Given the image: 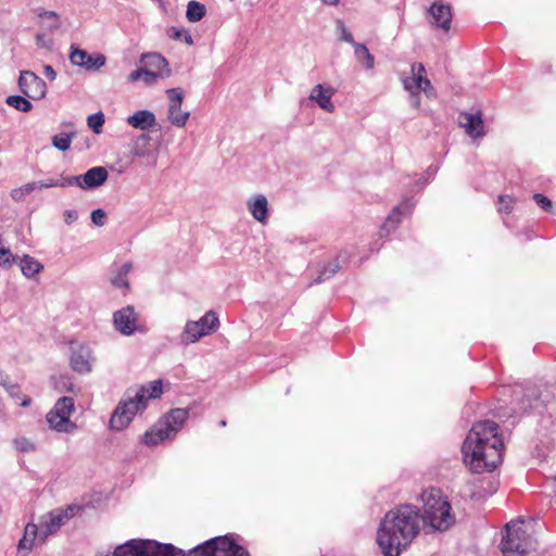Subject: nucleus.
Listing matches in <instances>:
<instances>
[{"mask_svg":"<svg viewBox=\"0 0 556 556\" xmlns=\"http://www.w3.org/2000/svg\"><path fill=\"white\" fill-rule=\"evenodd\" d=\"M504 444L498 426L492 420L475 424L463 443L464 462L475 472L495 469L503 459Z\"/></svg>","mask_w":556,"mask_h":556,"instance_id":"f257e3e1","label":"nucleus"},{"mask_svg":"<svg viewBox=\"0 0 556 556\" xmlns=\"http://www.w3.org/2000/svg\"><path fill=\"white\" fill-rule=\"evenodd\" d=\"M419 509L400 505L386 514L377 532V542L384 556H400L420 531Z\"/></svg>","mask_w":556,"mask_h":556,"instance_id":"f03ea898","label":"nucleus"},{"mask_svg":"<svg viewBox=\"0 0 556 556\" xmlns=\"http://www.w3.org/2000/svg\"><path fill=\"white\" fill-rule=\"evenodd\" d=\"M420 497L424 502L420 518L426 526H429L433 531L443 532L455 525L456 515L447 496L440 489H427Z\"/></svg>","mask_w":556,"mask_h":556,"instance_id":"7ed1b4c3","label":"nucleus"},{"mask_svg":"<svg viewBox=\"0 0 556 556\" xmlns=\"http://www.w3.org/2000/svg\"><path fill=\"white\" fill-rule=\"evenodd\" d=\"M525 520L510 521L501 542L503 556H525L532 547V539Z\"/></svg>","mask_w":556,"mask_h":556,"instance_id":"20e7f679","label":"nucleus"},{"mask_svg":"<svg viewBox=\"0 0 556 556\" xmlns=\"http://www.w3.org/2000/svg\"><path fill=\"white\" fill-rule=\"evenodd\" d=\"M146 389H139L134 395L127 393V397L121 400L110 419V428L121 431L128 427L136 414L147 407Z\"/></svg>","mask_w":556,"mask_h":556,"instance_id":"39448f33","label":"nucleus"},{"mask_svg":"<svg viewBox=\"0 0 556 556\" xmlns=\"http://www.w3.org/2000/svg\"><path fill=\"white\" fill-rule=\"evenodd\" d=\"M73 410L74 400L63 396L56 401L53 408L47 414V422L55 431L70 433L76 429V425L70 419Z\"/></svg>","mask_w":556,"mask_h":556,"instance_id":"423d86ee","label":"nucleus"},{"mask_svg":"<svg viewBox=\"0 0 556 556\" xmlns=\"http://www.w3.org/2000/svg\"><path fill=\"white\" fill-rule=\"evenodd\" d=\"M219 326V320L213 311H208L198 321H188L185 326L184 332L180 336L182 344H190L199 341L214 332Z\"/></svg>","mask_w":556,"mask_h":556,"instance_id":"0eeeda50","label":"nucleus"},{"mask_svg":"<svg viewBox=\"0 0 556 556\" xmlns=\"http://www.w3.org/2000/svg\"><path fill=\"white\" fill-rule=\"evenodd\" d=\"M113 324L123 336H131L137 331H143V327L139 324V315L131 305L116 311L113 314Z\"/></svg>","mask_w":556,"mask_h":556,"instance_id":"6e6552de","label":"nucleus"},{"mask_svg":"<svg viewBox=\"0 0 556 556\" xmlns=\"http://www.w3.org/2000/svg\"><path fill=\"white\" fill-rule=\"evenodd\" d=\"M425 66L422 63H413L410 66V76L403 77L404 89L408 92L424 91L428 97L434 93L430 80L425 76Z\"/></svg>","mask_w":556,"mask_h":556,"instance_id":"1a4fd4ad","label":"nucleus"},{"mask_svg":"<svg viewBox=\"0 0 556 556\" xmlns=\"http://www.w3.org/2000/svg\"><path fill=\"white\" fill-rule=\"evenodd\" d=\"M18 87L25 97L34 100L42 99L47 93L45 80L30 71L21 72Z\"/></svg>","mask_w":556,"mask_h":556,"instance_id":"9d476101","label":"nucleus"},{"mask_svg":"<svg viewBox=\"0 0 556 556\" xmlns=\"http://www.w3.org/2000/svg\"><path fill=\"white\" fill-rule=\"evenodd\" d=\"M73 508L67 509H54L48 515L42 517L40 522V541L45 542L49 535H52L59 531L72 516Z\"/></svg>","mask_w":556,"mask_h":556,"instance_id":"9b49d317","label":"nucleus"},{"mask_svg":"<svg viewBox=\"0 0 556 556\" xmlns=\"http://www.w3.org/2000/svg\"><path fill=\"white\" fill-rule=\"evenodd\" d=\"M109 177L105 167L96 166L88 169L84 175L67 177L70 186H77L81 189H93L102 186Z\"/></svg>","mask_w":556,"mask_h":556,"instance_id":"f8f14e48","label":"nucleus"},{"mask_svg":"<svg viewBox=\"0 0 556 556\" xmlns=\"http://www.w3.org/2000/svg\"><path fill=\"white\" fill-rule=\"evenodd\" d=\"M169 100L168 119L176 127H184L190 113L181 110L184 91L181 88H172L166 91Z\"/></svg>","mask_w":556,"mask_h":556,"instance_id":"ddd939ff","label":"nucleus"},{"mask_svg":"<svg viewBox=\"0 0 556 556\" xmlns=\"http://www.w3.org/2000/svg\"><path fill=\"white\" fill-rule=\"evenodd\" d=\"M92 352L88 345L72 344L70 366L78 374H89L92 370Z\"/></svg>","mask_w":556,"mask_h":556,"instance_id":"4468645a","label":"nucleus"},{"mask_svg":"<svg viewBox=\"0 0 556 556\" xmlns=\"http://www.w3.org/2000/svg\"><path fill=\"white\" fill-rule=\"evenodd\" d=\"M70 61L73 65L84 67L87 71H97L104 66L106 59L101 53L91 55L87 51L72 46Z\"/></svg>","mask_w":556,"mask_h":556,"instance_id":"2eb2a0df","label":"nucleus"},{"mask_svg":"<svg viewBox=\"0 0 556 556\" xmlns=\"http://www.w3.org/2000/svg\"><path fill=\"white\" fill-rule=\"evenodd\" d=\"M140 63L143 64L144 68L150 70L157 78H166L172 75V70L167 60L157 52L142 53L140 56Z\"/></svg>","mask_w":556,"mask_h":556,"instance_id":"dca6fc26","label":"nucleus"},{"mask_svg":"<svg viewBox=\"0 0 556 556\" xmlns=\"http://www.w3.org/2000/svg\"><path fill=\"white\" fill-rule=\"evenodd\" d=\"M458 125L465 129L466 134L473 139L485 135L484 123L481 113L462 112L458 115Z\"/></svg>","mask_w":556,"mask_h":556,"instance_id":"f3484780","label":"nucleus"},{"mask_svg":"<svg viewBox=\"0 0 556 556\" xmlns=\"http://www.w3.org/2000/svg\"><path fill=\"white\" fill-rule=\"evenodd\" d=\"M432 17V24L443 29L444 31L450 30L452 22V10L448 4L443 2H434L428 10Z\"/></svg>","mask_w":556,"mask_h":556,"instance_id":"a211bd4d","label":"nucleus"},{"mask_svg":"<svg viewBox=\"0 0 556 556\" xmlns=\"http://www.w3.org/2000/svg\"><path fill=\"white\" fill-rule=\"evenodd\" d=\"M152 139L149 134L142 132L137 136L131 146V154L137 157H152L153 164L156 162L155 150L152 146Z\"/></svg>","mask_w":556,"mask_h":556,"instance_id":"6ab92c4d","label":"nucleus"},{"mask_svg":"<svg viewBox=\"0 0 556 556\" xmlns=\"http://www.w3.org/2000/svg\"><path fill=\"white\" fill-rule=\"evenodd\" d=\"M413 207L414 203L408 199L403 200L399 205H396L387 217V220L380 230V236H382V231L390 232V230L394 229L401 223L402 216L409 214Z\"/></svg>","mask_w":556,"mask_h":556,"instance_id":"aec40b11","label":"nucleus"},{"mask_svg":"<svg viewBox=\"0 0 556 556\" xmlns=\"http://www.w3.org/2000/svg\"><path fill=\"white\" fill-rule=\"evenodd\" d=\"M333 93V88H324L321 84H318L312 89L309 93V100L317 102L318 106L321 110L328 113H332L336 109L334 104L331 101Z\"/></svg>","mask_w":556,"mask_h":556,"instance_id":"412c9836","label":"nucleus"},{"mask_svg":"<svg viewBox=\"0 0 556 556\" xmlns=\"http://www.w3.org/2000/svg\"><path fill=\"white\" fill-rule=\"evenodd\" d=\"M189 417V410L186 408L172 409L161 420L163 425L168 429L170 434L174 437L184 426L185 421Z\"/></svg>","mask_w":556,"mask_h":556,"instance_id":"4be33fe9","label":"nucleus"},{"mask_svg":"<svg viewBox=\"0 0 556 556\" xmlns=\"http://www.w3.org/2000/svg\"><path fill=\"white\" fill-rule=\"evenodd\" d=\"M40 541V530L35 523H27L24 529V535L18 542L17 551L20 553H29L36 543Z\"/></svg>","mask_w":556,"mask_h":556,"instance_id":"5701e85b","label":"nucleus"},{"mask_svg":"<svg viewBox=\"0 0 556 556\" xmlns=\"http://www.w3.org/2000/svg\"><path fill=\"white\" fill-rule=\"evenodd\" d=\"M251 215L260 223L265 224L268 216V202L265 195L258 194L247 201Z\"/></svg>","mask_w":556,"mask_h":556,"instance_id":"b1692460","label":"nucleus"},{"mask_svg":"<svg viewBox=\"0 0 556 556\" xmlns=\"http://www.w3.org/2000/svg\"><path fill=\"white\" fill-rule=\"evenodd\" d=\"M127 124L140 130L152 128L156 124L155 115L149 110H139L127 117Z\"/></svg>","mask_w":556,"mask_h":556,"instance_id":"393cba45","label":"nucleus"},{"mask_svg":"<svg viewBox=\"0 0 556 556\" xmlns=\"http://www.w3.org/2000/svg\"><path fill=\"white\" fill-rule=\"evenodd\" d=\"M173 435L166 429L162 421L146 432L143 442L146 445L154 446L162 443L165 440L172 439Z\"/></svg>","mask_w":556,"mask_h":556,"instance_id":"a878e982","label":"nucleus"},{"mask_svg":"<svg viewBox=\"0 0 556 556\" xmlns=\"http://www.w3.org/2000/svg\"><path fill=\"white\" fill-rule=\"evenodd\" d=\"M132 268V264L127 262L123 264L122 266H117L112 270V276L110 278L111 283L115 288H129V281H128V274L130 273Z\"/></svg>","mask_w":556,"mask_h":556,"instance_id":"bb28decb","label":"nucleus"},{"mask_svg":"<svg viewBox=\"0 0 556 556\" xmlns=\"http://www.w3.org/2000/svg\"><path fill=\"white\" fill-rule=\"evenodd\" d=\"M21 270L24 276L33 277L42 269V265L29 255H24L20 260Z\"/></svg>","mask_w":556,"mask_h":556,"instance_id":"cd10ccee","label":"nucleus"},{"mask_svg":"<svg viewBox=\"0 0 556 556\" xmlns=\"http://www.w3.org/2000/svg\"><path fill=\"white\" fill-rule=\"evenodd\" d=\"M354 54L358 62L363 63L366 70H371L375 64L374 55L363 43H354Z\"/></svg>","mask_w":556,"mask_h":556,"instance_id":"c85d7f7f","label":"nucleus"},{"mask_svg":"<svg viewBox=\"0 0 556 556\" xmlns=\"http://www.w3.org/2000/svg\"><path fill=\"white\" fill-rule=\"evenodd\" d=\"M138 80H142L146 85L151 86L156 83V75L142 66L131 72L128 76L129 83H136Z\"/></svg>","mask_w":556,"mask_h":556,"instance_id":"c756f323","label":"nucleus"},{"mask_svg":"<svg viewBox=\"0 0 556 556\" xmlns=\"http://www.w3.org/2000/svg\"><path fill=\"white\" fill-rule=\"evenodd\" d=\"M205 11L206 10H205L204 4H202L195 0H192V1H189L188 5H187L186 17L189 22L195 23V22L201 21L204 17Z\"/></svg>","mask_w":556,"mask_h":556,"instance_id":"7c9ffc66","label":"nucleus"},{"mask_svg":"<svg viewBox=\"0 0 556 556\" xmlns=\"http://www.w3.org/2000/svg\"><path fill=\"white\" fill-rule=\"evenodd\" d=\"M38 17L45 21V26L47 29L53 31L60 28V17L56 12L54 11H46V10H38L37 11Z\"/></svg>","mask_w":556,"mask_h":556,"instance_id":"2f4dec72","label":"nucleus"},{"mask_svg":"<svg viewBox=\"0 0 556 556\" xmlns=\"http://www.w3.org/2000/svg\"><path fill=\"white\" fill-rule=\"evenodd\" d=\"M2 386L5 388V390L8 391V393L16 399V400H21V403L20 405L22 407H28L31 403V399L28 396V395H25L23 394L21 391H20V388L18 386L14 384V383H11V382H7V381H3L2 382Z\"/></svg>","mask_w":556,"mask_h":556,"instance_id":"473e14b6","label":"nucleus"},{"mask_svg":"<svg viewBox=\"0 0 556 556\" xmlns=\"http://www.w3.org/2000/svg\"><path fill=\"white\" fill-rule=\"evenodd\" d=\"M5 102L8 105L21 112H29L33 109L30 101L22 96H9Z\"/></svg>","mask_w":556,"mask_h":556,"instance_id":"72a5a7b5","label":"nucleus"},{"mask_svg":"<svg viewBox=\"0 0 556 556\" xmlns=\"http://www.w3.org/2000/svg\"><path fill=\"white\" fill-rule=\"evenodd\" d=\"M74 134L62 132L52 137V146L60 151H67Z\"/></svg>","mask_w":556,"mask_h":556,"instance_id":"f704fd0d","label":"nucleus"},{"mask_svg":"<svg viewBox=\"0 0 556 556\" xmlns=\"http://www.w3.org/2000/svg\"><path fill=\"white\" fill-rule=\"evenodd\" d=\"M339 269H340V264L337 260L329 263L327 266H325V268L321 270L319 276L314 280V283H320V282L331 278L334 274L338 273Z\"/></svg>","mask_w":556,"mask_h":556,"instance_id":"c9c22d12","label":"nucleus"},{"mask_svg":"<svg viewBox=\"0 0 556 556\" xmlns=\"http://www.w3.org/2000/svg\"><path fill=\"white\" fill-rule=\"evenodd\" d=\"M168 36L175 40H184L189 46L193 45L192 36L187 29L170 27Z\"/></svg>","mask_w":556,"mask_h":556,"instance_id":"e433bc0d","label":"nucleus"},{"mask_svg":"<svg viewBox=\"0 0 556 556\" xmlns=\"http://www.w3.org/2000/svg\"><path fill=\"white\" fill-rule=\"evenodd\" d=\"M88 126L96 134H100L102 131V126L104 124V115L102 112H98L96 114L89 115L87 118Z\"/></svg>","mask_w":556,"mask_h":556,"instance_id":"4c0bfd02","label":"nucleus"},{"mask_svg":"<svg viewBox=\"0 0 556 556\" xmlns=\"http://www.w3.org/2000/svg\"><path fill=\"white\" fill-rule=\"evenodd\" d=\"M140 389H146L148 390L146 392V396H147V402L150 400V399H157L162 395V381L161 380H155V381H152L149 383V386L147 387H141Z\"/></svg>","mask_w":556,"mask_h":556,"instance_id":"58836bf2","label":"nucleus"},{"mask_svg":"<svg viewBox=\"0 0 556 556\" xmlns=\"http://www.w3.org/2000/svg\"><path fill=\"white\" fill-rule=\"evenodd\" d=\"M36 184H37V189L52 188V187L64 188L66 186H70V184L67 182V177H62L61 179L49 178L46 180L36 181Z\"/></svg>","mask_w":556,"mask_h":556,"instance_id":"ea45409f","label":"nucleus"},{"mask_svg":"<svg viewBox=\"0 0 556 556\" xmlns=\"http://www.w3.org/2000/svg\"><path fill=\"white\" fill-rule=\"evenodd\" d=\"M14 446L23 453H31L36 451V445L27 438H17L14 440Z\"/></svg>","mask_w":556,"mask_h":556,"instance_id":"a19ab883","label":"nucleus"},{"mask_svg":"<svg viewBox=\"0 0 556 556\" xmlns=\"http://www.w3.org/2000/svg\"><path fill=\"white\" fill-rule=\"evenodd\" d=\"M514 199L510 195H500L498 197V212L509 214L513 211Z\"/></svg>","mask_w":556,"mask_h":556,"instance_id":"79ce46f5","label":"nucleus"},{"mask_svg":"<svg viewBox=\"0 0 556 556\" xmlns=\"http://www.w3.org/2000/svg\"><path fill=\"white\" fill-rule=\"evenodd\" d=\"M229 543L231 546L226 548V551H220L222 554L219 556H249V553L244 551L241 546L237 545L229 539Z\"/></svg>","mask_w":556,"mask_h":556,"instance_id":"37998d69","label":"nucleus"},{"mask_svg":"<svg viewBox=\"0 0 556 556\" xmlns=\"http://www.w3.org/2000/svg\"><path fill=\"white\" fill-rule=\"evenodd\" d=\"M15 261V256L9 249L0 248V266L10 267Z\"/></svg>","mask_w":556,"mask_h":556,"instance_id":"c03bdc74","label":"nucleus"},{"mask_svg":"<svg viewBox=\"0 0 556 556\" xmlns=\"http://www.w3.org/2000/svg\"><path fill=\"white\" fill-rule=\"evenodd\" d=\"M533 200L545 212H549L553 207L552 201L541 193H535L533 195Z\"/></svg>","mask_w":556,"mask_h":556,"instance_id":"a18cd8bd","label":"nucleus"},{"mask_svg":"<svg viewBox=\"0 0 556 556\" xmlns=\"http://www.w3.org/2000/svg\"><path fill=\"white\" fill-rule=\"evenodd\" d=\"M337 28L338 30L341 31V36H340V39L345 41V42H349L351 45H354L356 43L354 41V38L352 36V34L346 29V27L344 26L343 22L342 21H337Z\"/></svg>","mask_w":556,"mask_h":556,"instance_id":"49530a36","label":"nucleus"},{"mask_svg":"<svg viewBox=\"0 0 556 556\" xmlns=\"http://www.w3.org/2000/svg\"><path fill=\"white\" fill-rule=\"evenodd\" d=\"M106 214L102 208L93 210L91 213V220L97 226H103L105 224Z\"/></svg>","mask_w":556,"mask_h":556,"instance_id":"de8ad7c7","label":"nucleus"},{"mask_svg":"<svg viewBox=\"0 0 556 556\" xmlns=\"http://www.w3.org/2000/svg\"><path fill=\"white\" fill-rule=\"evenodd\" d=\"M78 218V213L75 210H66L64 212V220L67 225L73 224Z\"/></svg>","mask_w":556,"mask_h":556,"instance_id":"09e8293b","label":"nucleus"},{"mask_svg":"<svg viewBox=\"0 0 556 556\" xmlns=\"http://www.w3.org/2000/svg\"><path fill=\"white\" fill-rule=\"evenodd\" d=\"M27 194L24 193V189L21 187V188H16V189H13L11 191V197L14 201H22L24 200V198L26 197Z\"/></svg>","mask_w":556,"mask_h":556,"instance_id":"8fccbe9b","label":"nucleus"},{"mask_svg":"<svg viewBox=\"0 0 556 556\" xmlns=\"http://www.w3.org/2000/svg\"><path fill=\"white\" fill-rule=\"evenodd\" d=\"M43 74L50 79L54 80L56 77V72L53 70L51 65H45L43 66Z\"/></svg>","mask_w":556,"mask_h":556,"instance_id":"3c124183","label":"nucleus"},{"mask_svg":"<svg viewBox=\"0 0 556 556\" xmlns=\"http://www.w3.org/2000/svg\"><path fill=\"white\" fill-rule=\"evenodd\" d=\"M410 103L414 109H419L420 106V97L419 92H409Z\"/></svg>","mask_w":556,"mask_h":556,"instance_id":"603ef678","label":"nucleus"},{"mask_svg":"<svg viewBox=\"0 0 556 556\" xmlns=\"http://www.w3.org/2000/svg\"><path fill=\"white\" fill-rule=\"evenodd\" d=\"M60 381L63 383V387L70 391V392H73L74 391V384L70 381V378L68 377H65V376H61L60 377Z\"/></svg>","mask_w":556,"mask_h":556,"instance_id":"864d4df0","label":"nucleus"},{"mask_svg":"<svg viewBox=\"0 0 556 556\" xmlns=\"http://www.w3.org/2000/svg\"><path fill=\"white\" fill-rule=\"evenodd\" d=\"M22 188L24 189V193L29 194L33 191L37 190V184H36V181L28 182V184L22 186Z\"/></svg>","mask_w":556,"mask_h":556,"instance_id":"5fc2aeb1","label":"nucleus"},{"mask_svg":"<svg viewBox=\"0 0 556 556\" xmlns=\"http://www.w3.org/2000/svg\"><path fill=\"white\" fill-rule=\"evenodd\" d=\"M323 2L328 5H337L339 0H323Z\"/></svg>","mask_w":556,"mask_h":556,"instance_id":"6e6d98bb","label":"nucleus"},{"mask_svg":"<svg viewBox=\"0 0 556 556\" xmlns=\"http://www.w3.org/2000/svg\"><path fill=\"white\" fill-rule=\"evenodd\" d=\"M220 426H222V427H225V426H226V421H225V420H222V421H220Z\"/></svg>","mask_w":556,"mask_h":556,"instance_id":"4d7b16f0","label":"nucleus"}]
</instances>
